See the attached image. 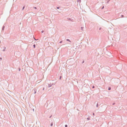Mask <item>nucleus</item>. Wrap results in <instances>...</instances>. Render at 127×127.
Wrapping results in <instances>:
<instances>
[{
  "label": "nucleus",
  "instance_id": "obj_32",
  "mask_svg": "<svg viewBox=\"0 0 127 127\" xmlns=\"http://www.w3.org/2000/svg\"><path fill=\"white\" fill-rule=\"evenodd\" d=\"M35 40H36V39H35Z\"/></svg>",
  "mask_w": 127,
  "mask_h": 127
},
{
  "label": "nucleus",
  "instance_id": "obj_7",
  "mask_svg": "<svg viewBox=\"0 0 127 127\" xmlns=\"http://www.w3.org/2000/svg\"><path fill=\"white\" fill-rule=\"evenodd\" d=\"M90 117H88L87 118V119L89 120H90Z\"/></svg>",
  "mask_w": 127,
  "mask_h": 127
},
{
  "label": "nucleus",
  "instance_id": "obj_27",
  "mask_svg": "<svg viewBox=\"0 0 127 127\" xmlns=\"http://www.w3.org/2000/svg\"><path fill=\"white\" fill-rule=\"evenodd\" d=\"M93 115H94H94H95V114H94V113H93Z\"/></svg>",
  "mask_w": 127,
  "mask_h": 127
},
{
  "label": "nucleus",
  "instance_id": "obj_17",
  "mask_svg": "<svg viewBox=\"0 0 127 127\" xmlns=\"http://www.w3.org/2000/svg\"><path fill=\"white\" fill-rule=\"evenodd\" d=\"M36 93V90H34V94H35Z\"/></svg>",
  "mask_w": 127,
  "mask_h": 127
},
{
  "label": "nucleus",
  "instance_id": "obj_18",
  "mask_svg": "<svg viewBox=\"0 0 127 127\" xmlns=\"http://www.w3.org/2000/svg\"><path fill=\"white\" fill-rule=\"evenodd\" d=\"M121 16L122 17H124V15H122Z\"/></svg>",
  "mask_w": 127,
  "mask_h": 127
},
{
  "label": "nucleus",
  "instance_id": "obj_29",
  "mask_svg": "<svg viewBox=\"0 0 127 127\" xmlns=\"http://www.w3.org/2000/svg\"><path fill=\"white\" fill-rule=\"evenodd\" d=\"M44 88H43V90H44Z\"/></svg>",
  "mask_w": 127,
  "mask_h": 127
},
{
  "label": "nucleus",
  "instance_id": "obj_23",
  "mask_svg": "<svg viewBox=\"0 0 127 127\" xmlns=\"http://www.w3.org/2000/svg\"><path fill=\"white\" fill-rule=\"evenodd\" d=\"M104 8V6H103L102 8V9H103Z\"/></svg>",
  "mask_w": 127,
  "mask_h": 127
},
{
  "label": "nucleus",
  "instance_id": "obj_14",
  "mask_svg": "<svg viewBox=\"0 0 127 127\" xmlns=\"http://www.w3.org/2000/svg\"><path fill=\"white\" fill-rule=\"evenodd\" d=\"M110 0H108V1H107L106 3H108L109 2V1Z\"/></svg>",
  "mask_w": 127,
  "mask_h": 127
},
{
  "label": "nucleus",
  "instance_id": "obj_21",
  "mask_svg": "<svg viewBox=\"0 0 127 127\" xmlns=\"http://www.w3.org/2000/svg\"><path fill=\"white\" fill-rule=\"evenodd\" d=\"M115 104V103H114L112 105H114Z\"/></svg>",
  "mask_w": 127,
  "mask_h": 127
},
{
  "label": "nucleus",
  "instance_id": "obj_30",
  "mask_svg": "<svg viewBox=\"0 0 127 127\" xmlns=\"http://www.w3.org/2000/svg\"><path fill=\"white\" fill-rule=\"evenodd\" d=\"M19 71H20V68H19Z\"/></svg>",
  "mask_w": 127,
  "mask_h": 127
},
{
  "label": "nucleus",
  "instance_id": "obj_26",
  "mask_svg": "<svg viewBox=\"0 0 127 127\" xmlns=\"http://www.w3.org/2000/svg\"><path fill=\"white\" fill-rule=\"evenodd\" d=\"M62 41H61L59 43H62Z\"/></svg>",
  "mask_w": 127,
  "mask_h": 127
},
{
  "label": "nucleus",
  "instance_id": "obj_25",
  "mask_svg": "<svg viewBox=\"0 0 127 127\" xmlns=\"http://www.w3.org/2000/svg\"><path fill=\"white\" fill-rule=\"evenodd\" d=\"M43 32H44V31H41V32L42 33H43Z\"/></svg>",
  "mask_w": 127,
  "mask_h": 127
},
{
  "label": "nucleus",
  "instance_id": "obj_24",
  "mask_svg": "<svg viewBox=\"0 0 127 127\" xmlns=\"http://www.w3.org/2000/svg\"><path fill=\"white\" fill-rule=\"evenodd\" d=\"M52 116V115L51 116H50L49 117V118H51V117Z\"/></svg>",
  "mask_w": 127,
  "mask_h": 127
},
{
  "label": "nucleus",
  "instance_id": "obj_5",
  "mask_svg": "<svg viewBox=\"0 0 127 127\" xmlns=\"http://www.w3.org/2000/svg\"><path fill=\"white\" fill-rule=\"evenodd\" d=\"M53 123L52 122L51 123V124H50V126L51 127L52 126H53Z\"/></svg>",
  "mask_w": 127,
  "mask_h": 127
},
{
  "label": "nucleus",
  "instance_id": "obj_11",
  "mask_svg": "<svg viewBox=\"0 0 127 127\" xmlns=\"http://www.w3.org/2000/svg\"><path fill=\"white\" fill-rule=\"evenodd\" d=\"M98 103L96 105V107H98Z\"/></svg>",
  "mask_w": 127,
  "mask_h": 127
},
{
  "label": "nucleus",
  "instance_id": "obj_19",
  "mask_svg": "<svg viewBox=\"0 0 127 127\" xmlns=\"http://www.w3.org/2000/svg\"><path fill=\"white\" fill-rule=\"evenodd\" d=\"M34 8H35V9H37V8L36 7H34Z\"/></svg>",
  "mask_w": 127,
  "mask_h": 127
},
{
  "label": "nucleus",
  "instance_id": "obj_20",
  "mask_svg": "<svg viewBox=\"0 0 127 127\" xmlns=\"http://www.w3.org/2000/svg\"><path fill=\"white\" fill-rule=\"evenodd\" d=\"M101 29H102V28H101V27H100V28H99V30H101Z\"/></svg>",
  "mask_w": 127,
  "mask_h": 127
},
{
  "label": "nucleus",
  "instance_id": "obj_6",
  "mask_svg": "<svg viewBox=\"0 0 127 127\" xmlns=\"http://www.w3.org/2000/svg\"><path fill=\"white\" fill-rule=\"evenodd\" d=\"M33 48H35V46H36L35 44H33Z\"/></svg>",
  "mask_w": 127,
  "mask_h": 127
},
{
  "label": "nucleus",
  "instance_id": "obj_1",
  "mask_svg": "<svg viewBox=\"0 0 127 127\" xmlns=\"http://www.w3.org/2000/svg\"><path fill=\"white\" fill-rule=\"evenodd\" d=\"M55 84H54L53 83H50V84H48V87H51V86H52L53 85H54Z\"/></svg>",
  "mask_w": 127,
  "mask_h": 127
},
{
  "label": "nucleus",
  "instance_id": "obj_4",
  "mask_svg": "<svg viewBox=\"0 0 127 127\" xmlns=\"http://www.w3.org/2000/svg\"><path fill=\"white\" fill-rule=\"evenodd\" d=\"M66 40L67 41H69V42H71V41H70V40L68 39H67Z\"/></svg>",
  "mask_w": 127,
  "mask_h": 127
},
{
  "label": "nucleus",
  "instance_id": "obj_28",
  "mask_svg": "<svg viewBox=\"0 0 127 127\" xmlns=\"http://www.w3.org/2000/svg\"><path fill=\"white\" fill-rule=\"evenodd\" d=\"M2 59V58L0 57V59L1 60Z\"/></svg>",
  "mask_w": 127,
  "mask_h": 127
},
{
  "label": "nucleus",
  "instance_id": "obj_2",
  "mask_svg": "<svg viewBox=\"0 0 127 127\" xmlns=\"http://www.w3.org/2000/svg\"><path fill=\"white\" fill-rule=\"evenodd\" d=\"M5 25V24H4V25H3V26L2 27V30L3 31L4 30V28H5V26L4 25Z\"/></svg>",
  "mask_w": 127,
  "mask_h": 127
},
{
  "label": "nucleus",
  "instance_id": "obj_9",
  "mask_svg": "<svg viewBox=\"0 0 127 127\" xmlns=\"http://www.w3.org/2000/svg\"><path fill=\"white\" fill-rule=\"evenodd\" d=\"M77 1L79 2H80L81 1V0H77Z\"/></svg>",
  "mask_w": 127,
  "mask_h": 127
},
{
  "label": "nucleus",
  "instance_id": "obj_3",
  "mask_svg": "<svg viewBox=\"0 0 127 127\" xmlns=\"http://www.w3.org/2000/svg\"><path fill=\"white\" fill-rule=\"evenodd\" d=\"M6 48L5 47H3V49L2 50V51H5Z\"/></svg>",
  "mask_w": 127,
  "mask_h": 127
},
{
  "label": "nucleus",
  "instance_id": "obj_22",
  "mask_svg": "<svg viewBox=\"0 0 127 127\" xmlns=\"http://www.w3.org/2000/svg\"><path fill=\"white\" fill-rule=\"evenodd\" d=\"M62 77L61 76H60V79H61V78Z\"/></svg>",
  "mask_w": 127,
  "mask_h": 127
},
{
  "label": "nucleus",
  "instance_id": "obj_8",
  "mask_svg": "<svg viewBox=\"0 0 127 127\" xmlns=\"http://www.w3.org/2000/svg\"><path fill=\"white\" fill-rule=\"evenodd\" d=\"M111 88L110 87H109L108 88V90H111Z\"/></svg>",
  "mask_w": 127,
  "mask_h": 127
},
{
  "label": "nucleus",
  "instance_id": "obj_16",
  "mask_svg": "<svg viewBox=\"0 0 127 127\" xmlns=\"http://www.w3.org/2000/svg\"><path fill=\"white\" fill-rule=\"evenodd\" d=\"M85 61L84 60H83L82 62V64L83 63H84Z\"/></svg>",
  "mask_w": 127,
  "mask_h": 127
},
{
  "label": "nucleus",
  "instance_id": "obj_31",
  "mask_svg": "<svg viewBox=\"0 0 127 127\" xmlns=\"http://www.w3.org/2000/svg\"><path fill=\"white\" fill-rule=\"evenodd\" d=\"M33 111H34V109H33Z\"/></svg>",
  "mask_w": 127,
  "mask_h": 127
},
{
  "label": "nucleus",
  "instance_id": "obj_13",
  "mask_svg": "<svg viewBox=\"0 0 127 127\" xmlns=\"http://www.w3.org/2000/svg\"><path fill=\"white\" fill-rule=\"evenodd\" d=\"M81 30H82L83 31V29L84 28L83 27H81Z\"/></svg>",
  "mask_w": 127,
  "mask_h": 127
},
{
  "label": "nucleus",
  "instance_id": "obj_12",
  "mask_svg": "<svg viewBox=\"0 0 127 127\" xmlns=\"http://www.w3.org/2000/svg\"><path fill=\"white\" fill-rule=\"evenodd\" d=\"M60 8V7H57V8L58 9H59Z\"/></svg>",
  "mask_w": 127,
  "mask_h": 127
},
{
  "label": "nucleus",
  "instance_id": "obj_15",
  "mask_svg": "<svg viewBox=\"0 0 127 127\" xmlns=\"http://www.w3.org/2000/svg\"><path fill=\"white\" fill-rule=\"evenodd\" d=\"M65 127H67V125H65Z\"/></svg>",
  "mask_w": 127,
  "mask_h": 127
},
{
  "label": "nucleus",
  "instance_id": "obj_10",
  "mask_svg": "<svg viewBox=\"0 0 127 127\" xmlns=\"http://www.w3.org/2000/svg\"><path fill=\"white\" fill-rule=\"evenodd\" d=\"M25 6H23L22 9V10H23L24 9V8H25Z\"/></svg>",
  "mask_w": 127,
  "mask_h": 127
}]
</instances>
